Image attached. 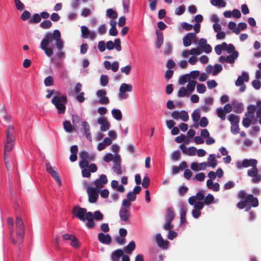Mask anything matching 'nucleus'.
<instances>
[{
    "label": "nucleus",
    "mask_w": 261,
    "mask_h": 261,
    "mask_svg": "<svg viewBox=\"0 0 261 261\" xmlns=\"http://www.w3.org/2000/svg\"><path fill=\"white\" fill-rule=\"evenodd\" d=\"M185 11V7L184 5H181L176 8L175 10V13L177 15H182Z\"/></svg>",
    "instance_id": "obj_60"
},
{
    "label": "nucleus",
    "mask_w": 261,
    "mask_h": 261,
    "mask_svg": "<svg viewBox=\"0 0 261 261\" xmlns=\"http://www.w3.org/2000/svg\"><path fill=\"white\" fill-rule=\"evenodd\" d=\"M86 220L88 221L86 224L88 228H93L94 227L95 224L93 219V213L92 212H88L87 217H86Z\"/></svg>",
    "instance_id": "obj_25"
},
{
    "label": "nucleus",
    "mask_w": 261,
    "mask_h": 261,
    "mask_svg": "<svg viewBox=\"0 0 261 261\" xmlns=\"http://www.w3.org/2000/svg\"><path fill=\"white\" fill-rule=\"evenodd\" d=\"M53 98H56L59 102H61L64 105L67 101V96L64 95H55Z\"/></svg>",
    "instance_id": "obj_52"
},
{
    "label": "nucleus",
    "mask_w": 261,
    "mask_h": 261,
    "mask_svg": "<svg viewBox=\"0 0 261 261\" xmlns=\"http://www.w3.org/2000/svg\"><path fill=\"white\" fill-rule=\"evenodd\" d=\"M227 119L231 124L239 123L240 121L239 116L233 114H229L227 117Z\"/></svg>",
    "instance_id": "obj_34"
},
{
    "label": "nucleus",
    "mask_w": 261,
    "mask_h": 261,
    "mask_svg": "<svg viewBox=\"0 0 261 261\" xmlns=\"http://www.w3.org/2000/svg\"><path fill=\"white\" fill-rule=\"evenodd\" d=\"M231 105L232 106L233 110L235 113L240 114L243 112L244 108L242 103L237 100H234L232 101Z\"/></svg>",
    "instance_id": "obj_24"
},
{
    "label": "nucleus",
    "mask_w": 261,
    "mask_h": 261,
    "mask_svg": "<svg viewBox=\"0 0 261 261\" xmlns=\"http://www.w3.org/2000/svg\"><path fill=\"white\" fill-rule=\"evenodd\" d=\"M106 44V48L109 50H112L115 48L118 51L121 50V41L119 38L115 39L114 42L108 41Z\"/></svg>",
    "instance_id": "obj_14"
},
{
    "label": "nucleus",
    "mask_w": 261,
    "mask_h": 261,
    "mask_svg": "<svg viewBox=\"0 0 261 261\" xmlns=\"http://www.w3.org/2000/svg\"><path fill=\"white\" fill-rule=\"evenodd\" d=\"M239 55V52H234L231 55L224 56H221L218 59V61L221 63H227L231 64V66H233L236 60L238 59Z\"/></svg>",
    "instance_id": "obj_8"
},
{
    "label": "nucleus",
    "mask_w": 261,
    "mask_h": 261,
    "mask_svg": "<svg viewBox=\"0 0 261 261\" xmlns=\"http://www.w3.org/2000/svg\"><path fill=\"white\" fill-rule=\"evenodd\" d=\"M136 244L134 241H132L129 243L124 248V251L128 254L131 253L135 249Z\"/></svg>",
    "instance_id": "obj_32"
},
{
    "label": "nucleus",
    "mask_w": 261,
    "mask_h": 261,
    "mask_svg": "<svg viewBox=\"0 0 261 261\" xmlns=\"http://www.w3.org/2000/svg\"><path fill=\"white\" fill-rule=\"evenodd\" d=\"M112 115L113 117L116 120L119 121L122 119V113L121 111L117 109H114L112 110Z\"/></svg>",
    "instance_id": "obj_31"
},
{
    "label": "nucleus",
    "mask_w": 261,
    "mask_h": 261,
    "mask_svg": "<svg viewBox=\"0 0 261 261\" xmlns=\"http://www.w3.org/2000/svg\"><path fill=\"white\" fill-rule=\"evenodd\" d=\"M208 121L206 117H202L200 118L199 121V125L201 127H205L208 125Z\"/></svg>",
    "instance_id": "obj_64"
},
{
    "label": "nucleus",
    "mask_w": 261,
    "mask_h": 261,
    "mask_svg": "<svg viewBox=\"0 0 261 261\" xmlns=\"http://www.w3.org/2000/svg\"><path fill=\"white\" fill-rule=\"evenodd\" d=\"M80 161L79 164L83 165L82 166H88L89 161H93L95 158L94 153H89L85 150H82L79 154Z\"/></svg>",
    "instance_id": "obj_6"
},
{
    "label": "nucleus",
    "mask_w": 261,
    "mask_h": 261,
    "mask_svg": "<svg viewBox=\"0 0 261 261\" xmlns=\"http://www.w3.org/2000/svg\"><path fill=\"white\" fill-rule=\"evenodd\" d=\"M216 156L214 154H211L207 159L208 160V166L215 168L217 166V161L216 160Z\"/></svg>",
    "instance_id": "obj_29"
},
{
    "label": "nucleus",
    "mask_w": 261,
    "mask_h": 261,
    "mask_svg": "<svg viewBox=\"0 0 261 261\" xmlns=\"http://www.w3.org/2000/svg\"><path fill=\"white\" fill-rule=\"evenodd\" d=\"M238 124L239 123L231 124V127H230L231 132L234 135H236V134H238L239 132L240 128H239Z\"/></svg>",
    "instance_id": "obj_56"
},
{
    "label": "nucleus",
    "mask_w": 261,
    "mask_h": 261,
    "mask_svg": "<svg viewBox=\"0 0 261 261\" xmlns=\"http://www.w3.org/2000/svg\"><path fill=\"white\" fill-rule=\"evenodd\" d=\"M133 90V86L130 84L122 83L119 88L118 98L119 100H123L128 98V94L126 92H130Z\"/></svg>",
    "instance_id": "obj_4"
},
{
    "label": "nucleus",
    "mask_w": 261,
    "mask_h": 261,
    "mask_svg": "<svg viewBox=\"0 0 261 261\" xmlns=\"http://www.w3.org/2000/svg\"><path fill=\"white\" fill-rule=\"evenodd\" d=\"M41 19V16L38 13L34 14L29 20L30 23H37L40 22Z\"/></svg>",
    "instance_id": "obj_44"
},
{
    "label": "nucleus",
    "mask_w": 261,
    "mask_h": 261,
    "mask_svg": "<svg viewBox=\"0 0 261 261\" xmlns=\"http://www.w3.org/2000/svg\"><path fill=\"white\" fill-rule=\"evenodd\" d=\"M109 83V77L107 75H101L100 77V85L102 87L106 86Z\"/></svg>",
    "instance_id": "obj_50"
},
{
    "label": "nucleus",
    "mask_w": 261,
    "mask_h": 261,
    "mask_svg": "<svg viewBox=\"0 0 261 261\" xmlns=\"http://www.w3.org/2000/svg\"><path fill=\"white\" fill-rule=\"evenodd\" d=\"M216 114L222 120L225 119L226 113L222 107H219L217 109Z\"/></svg>",
    "instance_id": "obj_36"
},
{
    "label": "nucleus",
    "mask_w": 261,
    "mask_h": 261,
    "mask_svg": "<svg viewBox=\"0 0 261 261\" xmlns=\"http://www.w3.org/2000/svg\"><path fill=\"white\" fill-rule=\"evenodd\" d=\"M108 182L107 176L105 174H101L99 176V178L96 179L93 182L94 187L98 189L103 187Z\"/></svg>",
    "instance_id": "obj_18"
},
{
    "label": "nucleus",
    "mask_w": 261,
    "mask_h": 261,
    "mask_svg": "<svg viewBox=\"0 0 261 261\" xmlns=\"http://www.w3.org/2000/svg\"><path fill=\"white\" fill-rule=\"evenodd\" d=\"M56 41V45L59 53L57 56L58 58H62L64 56V53L62 51L64 46V42L61 39V33L59 30H55L53 33L47 32L45 34L44 37L40 43V48L44 51L45 55L50 57L53 54V49L51 47L48 46L52 44L53 40Z\"/></svg>",
    "instance_id": "obj_1"
},
{
    "label": "nucleus",
    "mask_w": 261,
    "mask_h": 261,
    "mask_svg": "<svg viewBox=\"0 0 261 261\" xmlns=\"http://www.w3.org/2000/svg\"><path fill=\"white\" fill-rule=\"evenodd\" d=\"M81 36L83 38H89L91 40H93L96 37V33L93 31H90L85 25L81 27Z\"/></svg>",
    "instance_id": "obj_11"
},
{
    "label": "nucleus",
    "mask_w": 261,
    "mask_h": 261,
    "mask_svg": "<svg viewBox=\"0 0 261 261\" xmlns=\"http://www.w3.org/2000/svg\"><path fill=\"white\" fill-rule=\"evenodd\" d=\"M106 16L112 19H116L118 15L116 11L112 9H108L106 11Z\"/></svg>",
    "instance_id": "obj_45"
},
{
    "label": "nucleus",
    "mask_w": 261,
    "mask_h": 261,
    "mask_svg": "<svg viewBox=\"0 0 261 261\" xmlns=\"http://www.w3.org/2000/svg\"><path fill=\"white\" fill-rule=\"evenodd\" d=\"M205 177V174L201 172L196 174L195 177H194V179H196L198 181H202L204 180Z\"/></svg>",
    "instance_id": "obj_62"
},
{
    "label": "nucleus",
    "mask_w": 261,
    "mask_h": 261,
    "mask_svg": "<svg viewBox=\"0 0 261 261\" xmlns=\"http://www.w3.org/2000/svg\"><path fill=\"white\" fill-rule=\"evenodd\" d=\"M190 95L187 90L185 87H181L178 91L177 96L178 97H183L185 96H188Z\"/></svg>",
    "instance_id": "obj_42"
},
{
    "label": "nucleus",
    "mask_w": 261,
    "mask_h": 261,
    "mask_svg": "<svg viewBox=\"0 0 261 261\" xmlns=\"http://www.w3.org/2000/svg\"><path fill=\"white\" fill-rule=\"evenodd\" d=\"M211 4L214 6H219L224 8L226 6V3L223 0H211Z\"/></svg>",
    "instance_id": "obj_37"
},
{
    "label": "nucleus",
    "mask_w": 261,
    "mask_h": 261,
    "mask_svg": "<svg viewBox=\"0 0 261 261\" xmlns=\"http://www.w3.org/2000/svg\"><path fill=\"white\" fill-rule=\"evenodd\" d=\"M257 164V161L256 159H244L242 161L237 162L236 166L238 169L251 167L252 168L247 171V175L252 177V183L256 184L261 182V174L258 173Z\"/></svg>",
    "instance_id": "obj_2"
},
{
    "label": "nucleus",
    "mask_w": 261,
    "mask_h": 261,
    "mask_svg": "<svg viewBox=\"0 0 261 261\" xmlns=\"http://www.w3.org/2000/svg\"><path fill=\"white\" fill-rule=\"evenodd\" d=\"M204 191L203 190H200L197 193L196 195L195 196L196 197V199H197L199 201H201L203 200H204Z\"/></svg>",
    "instance_id": "obj_61"
},
{
    "label": "nucleus",
    "mask_w": 261,
    "mask_h": 261,
    "mask_svg": "<svg viewBox=\"0 0 261 261\" xmlns=\"http://www.w3.org/2000/svg\"><path fill=\"white\" fill-rule=\"evenodd\" d=\"M226 45V42H223L220 44L217 45L215 47V51L218 55H220L222 51H224V46Z\"/></svg>",
    "instance_id": "obj_40"
},
{
    "label": "nucleus",
    "mask_w": 261,
    "mask_h": 261,
    "mask_svg": "<svg viewBox=\"0 0 261 261\" xmlns=\"http://www.w3.org/2000/svg\"><path fill=\"white\" fill-rule=\"evenodd\" d=\"M155 241L158 246L162 249H166L168 246L169 242L164 240L161 233H158L155 235Z\"/></svg>",
    "instance_id": "obj_17"
},
{
    "label": "nucleus",
    "mask_w": 261,
    "mask_h": 261,
    "mask_svg": "<svg viewBox=\"0 0 261 261\" xmlns=\"http://www.w3.org/2000/svg\"><path fill=\"white\" fill-rule=\"evenodd\" d=\"M156 40L155 45L157 48H160L163 43V35L162 32H160L158 30L156 31Z\"/></svg>",
    "instance_id": "obj_28"
},
{
    "label": "nucleus",
    "mask_w": 261,
    "mask_h": 261,
    "mask_svg": "<svg viewBox=\"0 0 261 261\" xmlns=\"http://www.w3.org/2000/svg\"><path fill=\"white\" fill-rule=\"evenodd\" d=\"M52 25L51 22L49 20H45L40 23V27L43 29H49Z\"/></svg>",
    "instance_id": "obj_49"
},
{
    "label": "nucleus",
    "mask_w": 261,
    "mask_h": 261,
    "mask_svg": "<svg viewBox=\"0 0 261 261\" xmlns=\"http://www.w3.org/2000/svg\"><path fill=\"white\" fill-rule=\"evenodd\" d=\"M228 27L230 30H232V32L236 34H239V29L237 27L236 23L233 21H230L228 23Z\"/></svg>",
    "instance_id": "obj_47"
},
{
    "label": "nucleus",
    "mask_w": 261,
    "mask_h": 261,
    "mask_svg": "<svg viewBox=\"0 0 261 261\" xmlns=\"http://www.w3.org/2000/svg\"><path fill=\"white\" fill-rule=\"evenodd\" d=\"M81 164H79V166L82 169V174L83 177L88 178L91 176V172L88 168V166H82Z\"/></svg>",
    "instance_id": "obj_30"
},
{
    "label": "nucleus",
    "mask_w": 261,
    "mask_h": 261,
    "mask_svg": "<svg viewBox=\"0 0 261 261\" xmlns=\"http://www.w3.org/2000/svg\"><path fill=\"white\" fill-rule=\"evenodd\" d=\"M200 117V110L199 109L195 110L192 114V118L194 122H198Z\"/></svg>",
    "instance_id": "obj_38"
},
{
    "label": "nucleus",
    "mask_w": 261,
    "mask_h": 261,
    "mask_svg": "<svg viewBox=\"0 0 261 261\" xmlns=\"http://www.w3.org/2000/svg\"><path fill=\"white\" fill-rule=\"evenodd\" d=\"M96 95L98 98V102L100 104L107 105L109 103V99L107 96V92L105 89L97 90Z\"/></svg>",
    "instance_id": "obj_10"
},
{
    "label": "nucleus",
    "mask_w": 261,
    "mask_h": 261,
    "mask_svg": "<svg viewBox=\"0 0 261 261\" xmlns=\"http://www.w3.org/2000/svg\"><path fill=\"white\" fill-rule=\"evenodd\" d=\"M14 127L12 125H9L6 130V137H14L13 135Z\"/></svg>",
    "instance_id": "obj_58"
},
{
    "label": "nucleus",
    "mask_w": 261,
    "mask_h": 261,
    "mask_svg": "<svg viewBox=\"0 0 261 261\" xmlns=\"http://www.w3.org/2000/svg\"><path fill=\"white\" fill-rule=\"evenodd\" d=\"M183 45L185 47H188L192 44V42H197L196 36L194 33H189L182 38Z\"/></svg>",
    "instance_id": "obj_13"
},
{
    "label": "nucleus",
    "mask_w": 261,
    "mask_h": 261,
    "mask_svg": "<svg viewBox=\"0 0 261 261\" xmlns=\"http://www.w3.org/2000/svg\"><path fill=\"white\" fill-rule=\"evenodd\" d=\"M119 216L121 221L127 223L130 216V211L129 209L126 208L125 207H120L119 212Z\"/></svg>",
    "instance_id": "obj_16"
},
{
    "label": "nucleus",
    "mask_w": 261,
    "mask_h": 261,
    "mask_svg": "<svg viewBox=\"0 0 261 261\" xmlns=\"http://www.w3.org/2000/svg\"><path fill=\"white\" fill-rule=\"evenodd\" d=\"M15 142V137H6V140L5 143L4 150H5V160L6 161V153L11 151L14 146Z\"/></svg>",
    "instance_id": "obj_12"
},
{
    "label": "nucleus",
    "mask_w": 261,
    "mask_h": 261,
    "mask_svg": "<svg viewBox=\"0 0 261 261\" xmlns=\"http://www.w3.org/2000/svg\"><path fill=\"white\" fill-rule=\"evenodd\" d=\"M196 89L197 92L199 93H204L206 91V87L202 84H197Z\"/></svg>",
    "instance_id": "obj_63"
},
{
    "label": "nucleus",
    "mask_w": 261,
    "mask_h": 261,
    "mask_svg": "<svg viewBox=\"0 0 261 261\" xmlns=\"http://www.w3.org/2000/svg\"><path fill=\"white\" fill-rule=\"evenodd\" d=\"M190 81V77L189 74H186L185 75H181L179 77L178 80V83L180 85H182L185 84V83H187L188 82H189Z\"/></svg>",
    "instance_id": "obj_48"
},
{
    "label": "nucleus",
    "mask_w": 261,
    "mask_h": 261,
    "mask_svg": "<svg viewBox=\"0 0 261 261\" xmlns=\"http://www.w3.org/2000/svg\"><path fill=\"white\" fill-rule=\"evenodd\" d=\"M180 117L179 118L181 119L182 121L186 122L189 119V115L187 112L184 110L181 111L180 112Z\"/></svg>",
    "instance_id": "obj_55"
},
{
    "label": "nucleus",
    "mask_w": 261,
    "mask_h": 261,
    "mask_svg": "<svg viewBox=\"0 0 261 261\" xmlns=\"http://www.w3.org/2000/svg\"><path fill=\"white\" fill-rule=\"evenodd\" d=\"M85 186H87V193L88 195V201L90 203H95L98 198V193L99 191L95 187L88 186L87 184H85Z\"/></svg>",
    "instance_id": "obj_5"
},
{
    "label": "nucleus",
    "mask_w": 261,
    "mask_h": 261,
    "mask_svg": "<svg viewBox=\"0 0 261 261\" xmlns=\"http://www.w3.org/2000/svg\"><path fill=\"white\" fill-rule=\"evenodd\" d=\"M72 213L74 217L84 222L86 221V217H87L88 212L85 208L76 205L73 208Z\"/></svg>",
    "instance_id": "obj_7"
},
{
    "label": "nucleus",
    "mask_w": 261,
    "mask_h": 261,
    "mask_svg": "<svg viewBox=\"0 0 261 261\" xmlns=\"http://www.w3.org/2000/svg\"><path fill=\"white\" fill-rule=\"evenodd\" d=\"M16 225L17 241H16L13 239H12V241L13 244H20L22 242L23 238L24 233V227L23 221L22 219L19 217H16Z\"/></svg>",
    "instance_id": "obj_3"
},
{
    "label": "nucleus",
    "mask_w": 261,
    "mask_h": 261,
    "mask_svg": "<svg viewBox=\"0 0 261 261\" xmlns=\"http://www.w3.org/2000/svg\"><path fill=\"white\" fill-rule=\"evenodd\" d=\"M103 215L99 211H96L93 214V219L96 220H101L103 219Z\"/></svg>",
    "instance_id": "obj_57"
},
{
    "label": "nucleus",
    "mask_w": 261,
    "mask_h": 261,
    "mask_svg": "<svg viewBox=\"0 0 261 261\" xmlns=\"http://www.w3.org/2000/svg\"><path fill=\"white\" fill-rule=\"evenodd\" d=\"M44 85L47 86H51L54 85V79L51 76H48L44 81Z\"/></svg>",
    "instance_id": "obj_54"
},
{
    "label": "nucleus",
    "mask_w": 261,
    "mask_h": 261,
    "mask_svg": "<svg viewBox=\"0 0 261 261\" xmlns=\"http://www.w3.org/2000/svg\"><path fill=\"white\" fill-rule=\"evenodd\" d=\"M249 77L248 73L246 71H243L242 75H239L238 77L237 81H236L235 85L236 86H239L240 85H243L244 82H248L249 81Z\"/></svg>",
    "instance_id": "obj_22"
},
{
    "label": "nucleus",
    "mask_w": 261,
    "mask_h": 261,
    "mask_svg": "<svg viewBox=\"0 0 261 261\" xmlns=\"http://www.w3.org/2000/svg\"><path fill=\"white\" fill-rule=\"evenodd\" d=\"M223 69L222 66L220 64H216L213 67V71L212 72L213 75L215 76L221 72Z\"/></svg>",
    "instance_id": "obj_46"
},
{
    "label": "nucleus",
    "mask_w": 261,
    "mask_h": 261,
    "mask_svg": "<svg viewBox=\"0 0 261 261\" xmlns=\"http://www.w3.org/2000/svg\"><path fill=\"white\" fill-rule=\"evenodd\" d=\"M150 185V179L147 176L143 177L142 186L144 188H147Z\"/></svg>",
    "instance_id": "obj_59"
},
{
    "label": "nucleus",
    "mask_w": 261,
    "mask_h": 261,
    "mask_svg": "<svg viewBox=\"0 0 261 261\" xmlns=\"http://www.w3.org/2000/svg\"><path fill=\"white\" fill-rule=\"evenodd\" d=\"M97 123L101 125L100 130L101 132H106L110 127V124L107 119L104 117H100L97 119Z\"/></svg>",
    "instance_id": "obj_19"
},
{
    "label": "nucleus",
    "mask_w": 261,
    "mask_h": 261,
    "mask_svg": "<svg viewBox=\"0 0 261 261\" xmlns=\"http://www.w3.org/2000/svg\"><path fill=\"white\" fill-rule=\"evenodd\" d=\"M113 171L117 175L122 174V170L121 169V164L119 163H114L112 166Z\"/></svg>",
    "instance_id": "obj_43"
},
{
    "label": "nucleus",
    "mask_w": 261,
    "mask_h": 261,
    "mask_svg": "<svg viewBox=\"0 0 261 261\" xmlns=\"http://www.w3.org/2000/svg\"><path fill=\"white\" fill-rule=\"evenodd\" d=\"M245 202L254 207H257L258 205V199L254 197L252 194H249L246 196Z\"/></svg>",
    "instance_id": "obj_21"
},
{
    "label": "nucleus",
    "mask_w": 261,
    "mask_h": 261,
    "mask_svg": "<svg viewBox=\"0 0 261 261\" xmlns=\"http://www.w3.org/2000/svg\"><path fill=\"white\" fill-rule=\"evenodd\" d=\"M45 168L47 172L49 173L53 178L58 182L59 186L62 184L61 180L59 176L56 168H53L49 163H46Z\"/></svg>",
    "instance_id": "obj_9"
},
{
    "label": "nucleus",
    "mask_w": 261,
    "mask_h": 261,
    "mask_svg": "<svg viewBox=\"0 0 261 261\" xmlns=\"http://www.w3.org/2000/svg\"><path fill=\"white\" fill-rule=\"evenodd\" d=\"M179 208H180V218H182L184 217H186L187 208L186 207V204L184 203H180L179 204Z\"/></svg>",
    "instance_id": "obj_39"
},
{
    "label": "nucleus",
    "mask_w": 261,
    "mask_h": 261,
    "mask_svg": "<svg viewBox=\"0 0 261 261\" xmlns=\"http://www.w3.org/2000/svg\"><path fill=\"white\" fill-rule=\"evenodd\" d=\"M98 239L99 241L102 244L108 245L112 241L111 237L109 234H104L100 232L98 234Z\"/></svg>",
    "instance_id": "obj_23"
},
{
    "label": "nucleus",
    "mask_w": 261,
    "mask_h": 261,
    "mask_svg": "<svg viewBox=\"0 0 261 261\" xmlns=\"http://www.w3.org/2000/svg\"><path fill=\"white\" fill-rule=\"evenodd\" d=\"M256 110V107L253 105H250L247 107V111L245 113V116L249 118L253 119L254 117V112Z\"/></svg>",
    "instance_id": "obj_27"
},
{
    "label": "nucleus",
    "mask_w": 261,
    "mask_h": 261,
    "mask_svg": "<svg viewBox=\"0 0 261 261\" xmlns=\"http://www.w3.org/2000/svg\"><path fill=\"white\" fill-rule=\"evenodd\" d=\"M175 217V214L171 208H168L167 210L166 214V220L172 221Z\"/></svg>",
    "instance_id": "obj_33"
},
{
    "label": "nucleus",
    "mask_w": 261,
    "mask_h": 261,
    "mask_svg": "<svg viewBox=\"0 0 261 261\" xmlns=\"http://www.w3.org/2000/svg\"><path fill=\"white\" fill-rule=\"evenodd\" d=\"M63 127L65 132L71 133L73 130V127L69 121L65 120L63 122Z\"/></svg>",
    "instance_id": "obj_41"
},
{
    "label": "nucleus",
    "mask_w": 261,
    "mask_h": 261,
    "mask_svg": "<svg viewBox=\"0 0 261 261\" xmlns=\"http://www.w3.org/2000/svg\"><path fill=\"white\" fill-rule=\"evenodd\" d=\"M124 254V251L121 249H118L116 250L112 254V259L113 261H118L119 258L123 256Z\"/></svg>",
    "instance_id": "obj_26"
},
{
    "label": "nucleus",
    "mask_w": 261,
    "mask_h": 261,
    "mask_svg": "<svg viewBox=\"0 0 261 261\" xmlns=\"http://www.w3.org/2000/svg\"><path fill=\"white\" fill-rule=\"evenodd\" d=\"M196 82L195 81H190L187 86V89L189 92H193L195 87Z\"/></svg>",
    "instance_id": "obj_51"
},
{
    "label": "nucleus",
    "mask_w": 261,
    "mask_h": 261,
    "mask_svg": "<svg viewBox=\"0 0 261 261\" xmlns=\"http://www.w3.org/2000/svg\"><path fill=\"white\" fill-rule=\"evenodd\" d=\"M214 200V196L211 194H208L205 198H204V203L206 205H209L213 203V201Z\"/></svg>",
    "instance_id": "obj_53"
},
{
    "label": "nucleus",
    "mask_w": 261,
    "mask_h": 261,
    "mask_svg": "<svg viewBox=\"0 0 261 261\" xmlns=\"http://www.w3.org/2000/svg\"><path fill=\"white\" fill-rule=\"evenodd\" d=\"M201 53V50L199 48H192L190 50L185 49L181 53V56L183 58H187L189 55L195 57Z\"/></svg>",
    "instance_id": "obj_15"
},
{
    "label": "nucleus",
    "mask_w": 261,
    "mask_h": 261,
    "mask_svg": "<svg viewBox=\"0 0 261 261\" xmlns=\"http://www.w3.org/2000/svg\"><path fill=\"white\" fill-rule=\"evenodd\" d=\"M224 51H226V52L229 55H231L234 52H238L237 50H236L235 47L232 44L230 43L227 44L226 43V45L224 46Z\"/></svg>",
    "instance_id": "obj_35"
},
{
    "label": "nucleus",
    "mask_w": 261,
    "mask_h": 261,
    "mask_svg": "<svg viewBox=\"0 0 261 261\" xmlns=\"http://www.w3.org/2000/svg\"><path fill=\"white\" fill-rule=\"evenodd\" d=\"M51 102L54 104L58 110V113L59 115L65 113L66 107L64 103L59 102L58 100L56 98H53Z\"/></svg>",
    "instance_id": "obj_20"
}]
</instances>
